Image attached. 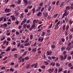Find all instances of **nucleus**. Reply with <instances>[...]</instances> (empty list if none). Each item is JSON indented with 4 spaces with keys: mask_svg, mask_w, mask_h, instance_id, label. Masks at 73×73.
<instances>
[{
    "mask_svg": "<svg viewBox=\"0 0 73 73\" xmlns=\"http://www.w3.org/2000/svg\"><path fill=\"white\" fill-rule=\"evenodd\" d=\"M62 51H63L64 50H65V46H62L61 48Z\"/></svg>",
    "mask_w": 73,
    "mask_h": 73,
    "instance_id": "obj_22",
    "label": "nucleus"
},
{
    "mask_svg": "<svg viewBox=\"0 0 73 73\" xmlns=\"http://www.w3.org/2000/svg\"><path fill=\"white\" fill-rule=\"evenodd\" d=\"M41 9V7H39L36 10V12H39L40 11V9Z\"/></svg>",
    "mask_w": 73,
    "mask_h": 73,
    "instance_id": "obj_6",
    "label": "nucleus"
},
{
    "mask_svg": "<svg viewBox=\"0 0 73 73\" xmlns=\"http://www.w3.org/2000/svg\"><path fill=\"white\" fill-rule=\"evenodd\" d=\"M60 58L61 60H64L63 55H61L60 56Z\"/></svg>",
    "mask_w": 73,
    "mask_h": 73,
    "instance_id": "obj_11",
    "label": "nucleus"
},
{
    "mask_svg": "<svg viewBox=\"0 0 73 73\" xmlns=\"http://www.w3.org/2000/svg\"><path fill=\"white\" fill-rule=\"evenodd\" d=\"M3 28H6L8 25L7 23H4L3 24Z\"/></svg>",
    "mask_w": 73,
    "mask_h": 73,
    "instance_id": "obj_13",
    "label": "nucleus"
},
{
    "mask_svg": "<svg viewBox=\"0 0 73 73\" xmlns=\"http://www.w3.org/2000/svg\"><path fill=\"white\" fill-rule=\"evenodd\" d=\"M43 40H44V38H42L41 39V37H40L38 39V41H40V42H42Z\"/></svg>",
    "mask_w": 73,
    "mask_h": 73,
    "instance_id": "obj_5",
    "label": "nucleus"
},
{
    "mask_svg": "<svg viewBox=\"0 0 73 73\" xmlns=\"http://www.w3.org/2000/svg\"><path fill=\"white\" fill-rule=\"evenodd\" d=\"M70 1H71V0H68L66 2V4H69V3Z\"/></svg>",
    "mask_w": 73,
    "mask_h": 73,
    "instance_id": "obj_45",
    "label": "nucleus"
},
{
    "mask_svg": "<svg viewBox=\"0 0 73 73\" xmlns=\"http://www.w3.org/2000/svg\"><path fill=\"white\" fill-rule=\"evenodd\" d=\"M4 39H5V36H4L3 38H1V41H3V40Z\"/></svg>",
    "mask_w": 73,
    "mask_h": 73,
    "instance_id": "obj_55",
    "label": "nucleus"
},
{
    "mask_svg": "<svg viewBox=\"0 0 73 73\" xmlns=\"http://www.w3.org/2000/svg\"><path fill=\"white\" fill-rule=\"evenodd\" d=\"M21 3V0H18L17 1L18 4H20Z\"/></svg>",
    "mask_w": 73,
    "mask_h": 73,
    "instance_id": "obj_19",
    "label": "nucleus"
},
{
    "mask_svg": "<svg viewBox=\"0 0 73 73\" xmlns=\"http://www.w3.org/2000/svg\"><path fill=\"white\" fill-rule=\"evenodd\" d=\"M11 11V10L9 9H8L7 8H6L5 10V12H10Z\"/></svg>",
    "mask_w": 73,
    "mask_h": 73,
    "instance_id": "obj_4",
    "label": "nucleus"
},
{
    "mask_svg": "<svg viewBox=\"0 0 73 73\" xmlns=\"http://www.w3.org/2000/svg\"><path fill=\"white\" fill-rule=\"evenodd\" d=\"M72 57L70 56H68V60H70V59H71Z\"/></svg>",
    "mask_w": 73,
    "mask_h": 73,
    "instance_id": "obj_64",
    "label": "nucleus"
},
{
    "mask_svg": "<svg viewBox=\"0 0 73 73\" xmlns=\"http://www.w3.org/2000/svg\"><path fill=\"white\" fill-rule=\"evenodd\" d=\"M33 7V6L32 5H31V6H28L27 8V9H30L32 8Z\"/></svg>",
    "mask_w": 73,
    "mask_h": 73,
    "instance_id": "obj_9",
    "label": "nucleus"
},
{
    "mask_svg": "<svg viewBox=\"0 0 73 73\" xmlns=\"http://www.w3.org/2000/svg\"><path fill=\"white\" fill-rule=\"evenodd\" d=\"M18 66H19V64H18L15 65V66L14 67V68H17V67H18Z\"/></svg>",
    "mask_w": 73,
    "mask_h": 73,
    "instance_id": "obj_47",
    "label": "nucleus"
},
{
    "mask_svg": "<svg viewBox=\"0 0 73 73\" xmlns=\"http://www.w3.org/2000/svg\"><path fill=\"white\" fill-rule=\"evenodd\" d=\"M27 51H26L23 54L22 56H25V55H26V54H27Z\"/></svg>",
    "mask_w": 73,
    "mask_h": 73,
    "instance_id": "obj_21",
    "label": "nucleus"
},
{
    "mask_svg": "<svg viewBox=\"0 0 73 73\" xmlns=\"http://www.w3.org/2000/svg\"><path fill=\"white\" fill-rule=\"evenodd\" d=\"M27 28H30V25H28L27 26Z\"/></svg>",
    "mask_w": 73,
    "mask_h": 73,
    "instance_id": "obj_63",
    "label": "nucleus"
},
{
    "mask_svg": "<svg viewBox=\"0 0 73 73\" xmlns=\"http://www.w3.org/2000/svg\"><path fill=\"white\" fill-rule=\"evenodd\" d=\"M7 40H8V41H11V38H10L9 37H8L7 38Z\"/></svg>",
    "mask_w": 73,
    "mask_h": 73,
    "instance_id": "obj_54",
    "label": "nucleus"
},
{
    "mask_svg": "<svg viewBox=\"0 0 73 73\" xmlns=\"http://www.w3.org/2000/svg\"><path fill=\"white\" fill-rule=\"evenodd\" d=\"M24 46H30L31 45V44H29V43H27L26 44H25L24 45Z\"/></svg>",
    "mask_w": 73,
    "mask_h": 73,
    "instance_id": "obj_25",
    "label": "nucleus"
},
{
    "mask_svg": "<svg viewBox=\"0 0 73 73\" xmlns=\"http://www.w3.org/2000/svg\"><path fill=\"white\" fill-rule=\"evenodd\" d=\"M3 19H4V17H2L1 18H0V21H1L3 20Z\"/></svg>",
    "mask_w": 73,
    "mask_h": 73,
    "instance_id": "obj_58",
    "label": "nucleus"
},
{
    "mask_svg": "<svg viewBox=\"0 0 73 73\" xmlns=\"http://www.w3.org/2000/svg\"><path fill=\"white\" fill-rule=\"evenodd\" d=\"M7 62V60H5V61H4L3 62V64H6Z\"/></svg>",
    "mask_w": 73,
    "mask_h": 73,
    "instance_id": "obj_62",
    "label": "nucleus"
},
{
    "mask_svg": "<svg viewBox=\"0 0 73 73\" xmlns=\"http://www.w3.org/2000/svg\"><path fill=\"white\" fill-rule=\"evenodd\" d=\"M51 47L52 48V49H54L55 47H56V46H55L53 44L51 46Z\"/></svg>",
    "mask_w": 73,
    "mask_h": 73,
    "instance_id": "obj_17",
    "label": "nucleus"
},
{
    "mask_svg": "<svg viewBox=\"0 0 73 73\" xmlns=\"http://www.w3.org/2000/svg\"><path fill=\"white\" fill-rule=\"evenodd\" d=\"M40 15H42V13H41V12H40L38 13L37 15V17H38V16H40Z\"/></svg>",
    "mask_w": 73,
    "mask_h": 73,
    "instance_id": "obj_27",
    "label": "nucleus"
},
{
    "mask_svg": "<svg viewBox=\"0 0 73 73\" xmlns=\"http://www.w3.org/2000/svg\"><path fill=\"white\" fill-rule=\"evenodd\" d=\"M63 15L65 16H67L68 15V13L67 12H65L64 13Z\"/></svg>",
    "mask_w": 73,
    "mask_h": 73,
    "instance_id": "obj_12",
    "label": "nucleus"
},
{
    "mask_svg": "<svg viewBox=\"0 0 73 73\" xmlns=\"http://www.w3.org/2000/svg\"><path fill=\"white\" fill-rule=\"evenodd\" d=\"M71 49V47L70 46H67L66 47V49L68 50H70Z\"/></svg>",
    "mask_w": 73,
    "mask_h": 73,
    "instance_id": "obj_8",
    "label": "nucleus"
},
{
    "mask_svg": "<svg viewBox=\"0 0 73 73\" xmlns=\"http://www.w3.org/2000/svg\"><path fill=\"white\" fill-rule=\"evenodd\" d=\"M10 49H11V46H9L7 49V50H6V51L8 52V51H9V50H10Z\"/></svg>",
    "mask_w": 73,
    "mask_h": 73,
    "instance_id": "obj_20",
    "label": "nucleus"
},
{
    "mask_svg": "<svg viewBox=\"0 0 73 73\" xmlns=\"http://www.w3.org/2000/svg\"><path fill=\"white\" fill-rule=\"evenodd\" d=\"M45 33V32H43L42 34L41 35L42 36H43L44 35Z\"/></svg>",
    "mask_w": 73,
    "mask_h": 73,
    "instance_id": "obj_53",
    "label": "nucleus"
},
{
    "mask_svg": "<svg viewBox=\"0 0 73 73\" xmlns=\"http://www.w3.org/2000/svg\"><path fill=\"white\" fill-rule=\"evenodd\" d=\"M35 8H33L32 9V11H33V13H34L35 12Z\"/></svg>",
    "mask_w": 73,
    "mask_h": 73,
    "instance_id": "obj_40",
    "label": "nucleus"
},
{
    "mask_svg": "<svg viewBox=\"0 0 73 73\" xmlns=\"http://www.w3.org/2000/svg\"><path fill=\"white\" fill-rule=\"evenodd\" d=\"M66 58H67V55H64L63 57L64 60H66Z\"/></svg>",
    "mask_w": 73,
    "mask_h": 73,
    "instance_id": "obj_23",
    "label": "nucleus"
},
{
    "mask_svg": "<svg viewBox=\"0 0 73 73\" xmlns=\"http://www.w3.org/2000/svg\"><path fill=\"white\" fill-rule=\"evenodd\" d=\"M60 24V21H59L56 24V26H55L54 28L55 29H57L58 28V25Z\"/></svg>",
    "mask_w": 73,
    "mask_h": 73,
    "instance_id": "obj_1",
    "label": "nucleus"
},
{
    "mask_svg": "<svg viewBox=\"0 0 73 73\" xmlns=\"http://www.w3.org/2000/svg\"><path fill=\"white\" fill-rule=\"evenodd\" d=\"M11 7H15V5L13 4L11 5Z\"/></svg>",
    "mask_w": 73,
    "mask_h": 73,
    "instance_id": "obj_49",
    "label": "nucleus"
},
{
    "mask_svg": "<svg viewBox=\"0 0 73 73\" xmlns=\"http://www.w3.org/2000/svg\"><path fill=\"white\" fill-rule=\"evenodd\" d=\"M65 19L66 22H68L69 21V18H67V17H65Z\"/></svg>",
    "mask_w": 73,
    "mask_h": 73,
    "instance_id": "obj_14",
    "label": "nucleus"
},
{
    "mask_svg": "<svg viewBox=\"0 0 73 73\" xmlns=\"http://www.w3.org/2000/svg\"><path fill=\"white\" fill-rule=\"evenodd\" d=\"M36 64H33L32 65H31V66L32 68H33V66H35V65Z\"/></svg>",
    "mask_w": 73,
    "mask_h": 73,
    "instance_id": "obj_60",
    "label": "nucleus"
},
{
    "mask_svg": "<svg viewBox=\"0 0 73 73\" xmlns=\"http://www.w3.org/2000/svg\"><path fill=\"white\" fill-rule=\"evenodd\" d=\"M62 30L63 31H65V25H64L63 27L62 28Z\"/></svg>",
    "mask_w": 73,
    "mask_h": 73,
    "instance_id": "obj_39",
    "label": "nucleus"
},
{
    "mask_svg": "<svg viewBox=\"0 0 73 73\" xmlns=\"http://www.w3.org/2000/svg\"><path fill=\"white\" fill-rule=\"evenodd\" d=\"M23 15H24V13H22L21 15V16H20V18H23V17H24Z\"/></svg>",
    "mask_w": 73,
    "mask_h": 73,
    "instance_id": "obj_36",
    "label": "nucleus"
},
{
    "mask_svg": "<svg viewBox=\"0 0 73 73\" xmlns=\"http://www.w3.org/2000/svg\"><path fill=\"white\" fill-rule=\"evenodd\" d=\"M73 21H72L71 20H70L69 21V23H70V25H71V24H73Z\"/></svg>",
    "mask_w": 73,
    "mask_h": 73,
    "instance_id": "obj_35",
    "label": "nucleus"
},
{
    "mask_svg": "<svg viewBox=\"0 0 73 73\" xmlns=\"http://www.w3.org/2000/svg\"><path fill=\"white\" fill-rule=\"evenodd\" d=\"M32 50L33 52H35L37 50V48H33V49H32Z\"/></svg>",
    "mask_w": 73,
    "mask_h": 73,
    "instance_id": "obj_29",
    "label": "nucleus"
},
{
    "mask_svg": "<svg viewBox=\"0 0 73 73\" xmlns=\"http://www.w3.org/2000/svg\"><path fill=\"white\" fill-rule=\"evenodd\" d=\"M57 72H58V69H57V68L55 69L54 73H57Z\"/></svg>",
    "mask_w": 73,
    "mask_h": 73,
    "instance_id": "obj_42",
    "label": "nucleus"
},
{
    "mask_svg": "<svg viewBox=\"0 0 73 73\" xmlns=\"http://www.w3.org/2000/svg\"><path fill=\"white\" fill-rule=\"evenodd\" d=\"M52 8V7L51 6H49L48 8V11H50V9Z\"/></svg>",
    "mask_w": 73,
    "mask_h": 73,
    "instance_id": "obj_30",
    "label": "nucleus"
},
{
    "mask_svg": "<svg viewBox=\"0 0 73 73\" xmlns=\"http://www.w3.org/2000/svg\"><path fill=\"white\" fill-rule=\"evenodd\" d=\"M44 64L46 65H48L49 64V63L46 61L44 62Z\"/></svg>",
    "mask_w": 73,
    "mask_h": 73,
    "instance_id": "obj_31",
    "label": "nucleus"
},
{
    "mask_svg": "<svg viewBox=\"0 0 73 73\" xmlns=\"http://www.w3.org/2000/svg\"><path fill=\"white\" fill-rule=\"evenodd\" d=\"M18 56V54H15L13 56L15 58H17Z\"/></svg>",
    "mask_w": 73,
    "mask_h": 73,
    "instance_id": "obj_28",
    "label": "nucleus"
},
{
    "mask_svg": "<svg viewBox=\"0 0 73 73\" xmlns=\"http://www.w3.org/2000/svg\"><path fill=\"white\" fill-rule=\"evenodd\" d=\"M29 59V57L28 56L26 57L25 58V60H28Z\"/></svg>",
    "mask_w": 73,
    "mask_h": 73,
    "instance_id": "obj_37",
    "label": "nucleus"
},
{
    "mask_svg": "<svg viewBox=\"0 0 73 73\" xmlns=\"http://www.w3.org/2000/svg\"><path fill=\"white\" fill-rule=\"evenodd\" d=\"M23 1L25 4H27L28 3V1L27 0H23Z\"/></svg>",
    "mask_w": 73,
    "mask_h": 73,
    "instance_id": "obj_32",
    "label": "nucleus"
},
{
    "mask_svg": "<svg viewBox=\"0 0 73 73\" xmlns=\"http://www.w3.org/2000/svg\"><path fill=\"white\" fill-rule=\"evenodd\" d=\"M23 26L24 27L23 28H24V29H25V28H26V27H27V24H25L23 25Z\"/></svg>",
    "mask_w": 73,
    "mask_h": 73,
    "instance_id": "obj_51",
    "label": "nucleus"
},
{
    "mask_svg": "<svg viewBox=\"0 0 73 73\" xmlns=\"http://www.w3.org/2000/svg\"><path fill=\"white\" fill-rule=\"evenodd\" d=\"M15 34H16V35L17 36V35H19V34H20V33H19V32H16L15 33Z\"/></svg>",
    "mask_w": 73,
    "mask_h": 73,
    "instance_id": "obj_57",
    "label": "nucleus"
},
{
    "mask_svg": "<svg viewBox=\"0 0 73 73\" xmlns=\"http://www.w3.org/2000/svg\"><path fill=\"white\" fill-rule=\"evenodd\" d=\"M66 9H68V10H69L70 9V7L69 6H67L66 7Z\"/></svg>",
    "mask_w": 73,
    "mask_h": 73,
    "instance_id": "obj_46",
    "label": "nucleus"
},
{
    "mask_svg": "<svg viewBox=\"0 0 73 73\" xmlns=\"http://www.w3.org/2000/svg\"><path fill=\"white\" fill-rule=\"evenodd\" d=\"M58 21V19H56L55 21V22L54 23L55 24H56V23H57Z\"/></svg>",
    "mask_w": 73,
    "mask_h": 73,
    "instance_id": "obj_61",
    "label": "nucleus"
},
{
    "mask_svg": "<svg viewBox=\"0 0 73 73\" xmlns=\"http://www.w3.org/2000/svg\"><path fill=\"white\" fill-rule=\"evenodd\" d=\"M41 67L42 69H45V66H41Z\"/></svg>",
    "mask_w": 73,
    "mask_h": 73,
    "instance_id": "obj_50",
    "label": "nucleus"
},
{
    "mask_svg": "<svg viewBox=\"0 0 73 73\" xmlns=\"http://www.w3.org/2000/svg\"><path fill=\"white\" fill-rule=\"evenodd\" d=\"M27 19L26 18H24L23 21H22L23 23H25L26 21H27Z\"/></svg>",
    "mask_w": 73,
    "mask_h": 73,
    "instance_id": "obj_16",
    "label": "nucleus"
},
{
    "mask_svg": "<svg viewBox=\"0 0 73 73\" xmlns=\"http://www.w3.org/2000/svg\"><path fill=\"white\" fill-rule=\"evenodd\" d=\"M53 70H54V68H52V69L50 68L48 70V72H53Z\"/></svg>",
    "mask_w": 73,
    "mask_h": 73,
    "instance_id": "obj_7",
    "label": "nucleus"
},
{
    "mask_svg": "<svg viewBox=\"0 0 73 73\" xmlns=\"http://www.w3.org/2000/svg\"><path fill=\"white\" fill-rule=\"evenodd\" d=\"M56 66H58V67H59L60 66V63H56Z\"/></svg>",
    "mask_w": 73,
    "mask_h": 73,
    "instance_id": "obj_18",
    "label": "nucleus"
},
{
    "mask_svg": "<svg viewBox=\"0 0 73 73\" xmlns=\"http://www.w3.org/2000/svg\"><path fill=\"white\" fill-rule=\"evenodd\" d=\"M40 6V7H41L42 6V5H43V3H40L39 4Z\"/></svg>",
    "mask_w": 73,
    "mask_h": 73,
    "instance_id": "obj_52",
    "label": "nucleus"
},
{
    "mask_svg": "<svg viewBox=\"0 0 73 73\" xmlns=\"http://www.w3.org/2000/svg\"><path fill=\"white\" fill-rule=\"evenodd\" d=\"M63 70V69H62V68L59 69L58 70V73H60V72L62 71Z\"/></svg>",
    "mask_w": 73,
    "mask_h": 73,
    "instance_id": "obj_15",
    "label": "nucleus"
},
{
    "mask_svg": "<svg viewBox=\"0 0 73 73\" xmlns=\"http://www.w3.org/2000/svg\"><path fill=\"white\" fill-rule=\"evenodd\" d=\"M64 2H62L60 6V7H62V6H63V5H64Z\"/></svg>",
    "mask_w": 73,
    "mask_h": 73,
    "instance_id": "obj_10",
    "label": "nucleus"
},
{
    "mask_svg": "<svg viewBox=\"0 0 73 73\" xmlns=\"http://www.w3.org/2000/svg\"><path fill=\"white\" fill-rule=\"evenodd\" d=\"M20 47H21V48L22 49H23V48H24V46L23 45V44L21 45Z\"/></svg>",
    "mask_w": 73,
    "mask_h": 73,
    "instance_id": "obj_38",
    "label": "nucleus"
},
{
    "mask_svg": "<svg viewBox=\"0 0 73 73\" xmlns=\"http://www.w3.org/2000/svg\"><path fill=\"white\" fill-rule=\"evenodd\" d=\"M30 66H31L30 64H28L27 65L26 68L27 69H29V67H30Z\"/></svg>",
    "mask_w": 73,
    "mask_h": 73,
    "instance_id": "obj_26",
    "label": "nucleus"
},
{
    "mask_svg": "<svg viewBox=\"0 0 73 73\" xmlns=\"http://www.w3.org/2000/svg\"><path fill=\"white\" fill-rule=\"evenodd\" d=\"M46 53L48 55V56H49V55H50L52 54V51L50 50H49V51H47Z\"/></svg>",
    "mask_w": 73,
    "mask_h": 73,
    "instance_id": "obj_2",
    "label": "nucleus"
},
{
    "mask_svg": "<svg viewBox=\"0 0 73 73\" xmlns=\"http://www.w3.org/2000/svg\"><path fill=\"white\" fill-rule=\"evenodd\" d=\"M68 66L69 67H71V66H72V64L71 63H68Z\"/></svg>",
    "mask_w": 73,
    "mask_h": 73,
    "instance_id": "obj_33",
    "label": "nucleus"
},
{
    "mask_svg": "<svg viewBox=\"0 0 73 73\" xmlns=\"http://www.w3.org/2000/svg\"><path fill=\"white\" fill-rule=\"evenodd\" d=\"M44 7H42L41 10V12H42V11H44Z\"/></svg>",
    "mask_w": 73,
    "mask_h": 73,
    "instance_id": "obj_59",
    "label": "nucleus"
},
{
    "mask_svg": "<svg viewBox=\"0 0 73 73\" xmlns=\"http://www.w3.org/2000/svg\"><path fill=\"white\" fill-rule=\"evenodd\" d=\"M59 1H58L56 3V5H58V4H59Z\"/></svg>",
    "mask_w": 73,
    "mask_h": 73,
    "instance_id": "obj_56",
    "label": "nucleus"
},
{
    "mask_svg": "<svg viewBox=\"0 0 73 73\" xmlns=\"http://www.w3.org/2000/svg\"><path fill=\"white\" fill-rule=\"evenodd\" d=\"M73 38V36H72V35H70V36L69 37V39L70 40L72 39V38Z\"/></svg>",
    "mask_w": 73,
    "mask_h": 73,
    "instance_id": "obj_41",
    "label": "nucleus"
},
{
    "mask_svg": "<svg viewBox=\"0 0 73 73\" xmlns=\"http://www.w3.org/2000/svg\"><path fill=\"white\" fill-rule=\"evenodd\" d=\"M44 15L45 17H47L48 15V14L47 13H46L44 14Z\"/></svg>",
    "mask_w": 73,
    "mask_h": 73,
    "instance_id": "obj_24",
    "label": "nucleus"
},
{
    "mask_svg": "<svg viewBox=\"0 0 73 73\" xmlns=\"http://www.w3.org/2000/svg\"><path fill=\"white\" fill-rule=\"evenodd\" d=\"M10 71H11V72H13V71H14V70L12 68H11L10 69Z\"/></svg>",
    "mask_w": 73,
    "mask_h": 73,
    "instance_id": "obj_43",
    "label": "nucleus"
},
{
    "mask_svg": "<svg viewBox=\"0 0 73 73\" xmlns=\"http://www.w3.org/2000/svg\"><path fill=\"white\" fill-rule=\"evenodd\" d=\"M30 38L31 40H32L33 39V35H30Z\"/></svg>",
    "mask_w": 73,
    "mask_h": 73,
    "instance_id": "obj_34",
    "label": "nucleus"
},
{
    "mask_svg": "<svg viewBox=\"0 0 73 73\" xmlns=\"http://www.w3.org/2000/svg\"><path fill=\"white\" fill-rule=\"evenodd\" d=\"M69 25H67L66 28V31H67V30H68V29H69Z\"/></svg>",
    "mask_w": 73,
    "mask_h": 73,
    "instance_id": "obj_44",
    "label": "nucleus"
},
{
    "mask_svg": "<svg viewBox=\"0 0 73 73\" xmlns=\"http://www.w3.org/2000/svg\"><path fill=\"white\" fill-rule=\"evenodd\" d=\"M38 20H36V19H34V20L33 21V25H36V23L37 22Z\"/></svg>",
    "mask_w": 73,
    "mask_h": 73,
    "instance_id": "obj_3",
    "label": "nucleus"
},
{
    "mask_svg": "<svg viewBox=\"0 0 73 73\" xmlns=\"http://www.w3.org/2000/svg\"><path fill=\"white\" fill-rule=\"evenodd\" d=\"M37 65H38V63H36V65L34 66L35 68H37Z\"/></svg>",
    "mask_w": 73,
    "mask_h": 73,
    "instance_id": "obj_48",
    "label": "nucleus"
}]
</instances>
